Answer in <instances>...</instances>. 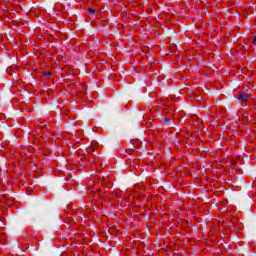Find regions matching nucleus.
<instances>
[{"instance_id":"f257e3e1","label":"nucleus","mask_w":256,"mask_h":256,"mask_svg":"<svg viewBox=\"0 0 256 256\" xmlns=\"http://www.w3.org/2000/svg\"><path fill=\"white\" fill-rule=\"evenodd\" d=\"M237 99H239V101L246 102L249 101V96L246 93H240Z\"/></svg>"},{"instance_id":"f03ea898","label":"nucleus","mask_w":256,"mask_h":256,"mask_svg":"<svg viewBox=\"0 0 256 256\" xmlns=\"http://www.w3.org/2000/svg\"><path fill=\"white\" fill-rule=\"evenodd\" d=\"M135 143H139V140H137V139L131 140V144H132L133 146H131L130 148H128V149L126 150V153H129V151H135Z\"/></svg>"},{"instance_id":"7ed1b4c3","label":"nucleus","mask_w":256,"mask_h":256,"mask_svg":"<svg viewBox=\"0 0 256 256\" xmlns=\"http://www.w3.org/2000/svg\"><path fill=\"white\" fill-rule=\"evenodd\" d=\"M88 11H89L90 13H92L93 15H95V8H89Z\"/></svg>"},{"instance_id":"20e7f679","label":"nucleus","mask_w":256,"mask_h":256,"mask_svg":"<svg viewBox=\"0 0 256 256\" xmlns=\"http://www.w3.org/2000/svg\"><path fill=\"white\" fill-rule=\"evenodd\" d=\"M43 75H44V77H47V76L49 77V76H51V72H44Z\"/></svg>"},{"instance_id":"39448f33","label":"nucleus","mask_w":256,"mask_h":256,"mask_svg":"<svg viewBox=\"0 0 256 256\" xmlns=\"http://www.w3.org/2000/svg\"><path fill=\"white\" fill-rule=\"evenodd\" d=\"M253 43H256V35L253 37Z\"/></svg>"}]
</instances>
